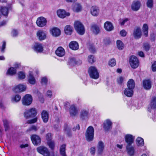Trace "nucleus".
<instances>
[{
  "label": "nucleus",
  "mask_w": 156,
  "mask_h": 156,
  "mask_svg": "<svg viewBox=\"0 0 156 156\" xmlns=\"http://www.w3.org/2000/svg\"><path fill=\"white\" fill-rule=\"evenodd\" d=\"M74 27L75 30L80 35H83L85 32L84 26L79 21H75L74 23Z\"/></svg>",
  "instance_id": "obj_1"
},
{
  "label": "nucleus",
  "mask_w": 156,
  "mask_h": 156,
  "mask_svg": "<svg viewBox=\"0 0 156 156\" xmlns=\"http://www.w3.org/2000/svg\"><path fill=\"white\" fill-rule=\"evenodd\" d=\"M88 73L90 77L93 79H97L99 77V73L95 66L90 67L88 70Z\"/></svg>",
  "instance_id": "obj_2"
},
{
  "label": "nucleus",
  "mask_w": 156,
  "mask_h": 156,
  "mask_svg": "<svg viewBox=\"0 0 156 156\" xmlns=\"http://www.w3.org/2000/svg\"><path fill=\"white\" fill-rule=\"evenodd\" d=\"M94 134V129L93 127L91 126H89L85 134L87 141H90L93 140Z\"/></svg>",
  "instance_id": "obj_3"
},
{
  "label": "nucleus",
  "mask_w": 156,
  "mask_h": 156,
  "mask_svg": "<svg viewBox=\"0 0 156 156\" xmlns=\"http://www.w3.org/2000/svg\"><path fill=\"white\" fill-rule=\"evenodd\" d=\"M33 101V98L31 95L27 94L24 95L22 98V102L23 105L29 106L30 105Z\"/></svg>",
  "instance_id": "obj_4"
},
{
  "label": "nucleus",
  "mask_w": 156,
  "mask_h": 156,
  "mask_svg": "<svg viewBox=\"0 0 156 156\" xmlns=\"http://www.w3.org/2000/svg\"><path fill=\"white\" fill-rule=\"evenodd\" d=\"M37 114V110L34 108H31L27 110L24 113V116L26 118L34 117Z\"/></svg>",
  "instance_id": "obj_5"
},
{
  "label": "nucleus",
  "mask_w": 156,
  "mask_h": 156,
  "mask_svg": "<svg viewBox=\"0 0 156 156\" xmlns=\"http://www.w3.org/2000/svg\"><path fill=\"white\" fill-rule=\"evenodd\" d=\"M37 151L44 156H50V152L46 147L41 146L37 148Z\"/></svg>",
  "instance_id": "obj_6"
},
{
  "label": "nucleus",
  "mask_w": 156,
  "mask_h": 156,
  "mask_svg": "<svg viewBox=\"0 0 156 156\" xmlns=\"http://www.w3.org/2000/svg\"><path fill=\"white\" fill-rule=\"evenodd\" d=\"M26 89V85L20 84L15 86L12 88V90L16 93H19L25 91Z\"/></svg>",
  "instance_id": "obj_7"
},
{
  "label": "nucleus",
  "mask_w": 156,
  "mask_h": 156,
  "mask_svg": "<svg viewBox=\"0 0 156 156\" xmlns=\"http://www.w3.org/2000/svg\"><path fill=\"white\" fill-rule=\"evenodd\" d=\"M129 62L131 67L133 69H136L139 66L138 59L135 56L133 55L130 57Z\"/></svg>",
  "instance_id": "obj_8"
},
{
  "label": "nucleus",
  "mask_w": 156,
  "mask_h": 156,
  "mask_svg": "<svg viewBox=\"0 0 156 156\" xmlns=\"http://www.w3.org/2000/svg\"><path fill=\"white\" fill-rule=\"evenodd\" d=\"M36 37L39 41H43L47 38L46 32L43 30H39L37 32Z\"/></svg>",
  "instance_id": "obj_9"
},
{
  "label": "nucleus",
  "mask_w": 156,
  "mask_h": 156,
  "mask_svg": "<svg viewBox=\"0 0 156 156\" xmlns=\"http://www.w3.org/2000/svg\"><path fill=\"white\" fill-rule=\"evenodd\" d=\"M36 23L38 27H43L46 25L47 20L45 17L41 16L37 18Z\"/></svg>",
  "instance_id": "obj_10"
},
{
  "label": "nucleus",
  "mask_w": 156,
  "mask_h": 156,
  "mask_svg": "<svg viewBox=\"0 0 156 156\" xmlns=\"http://www.w3.org/2000/svg\"><path fill=\"white\" fill-rule=\"evenodd\" d=\"M32 48L36 52L41 53L43 51V46L42 44L35 43L33 45Z\"/></svg>",
  "instance_id": "obj_11"
},
{
  "label": "nucleus",
  "mask_w": 156,
  "mask_h": 156,
  "mask_svg": "<svg viewBox=\"0 0 156 156\" xmlns=\"http://www.w3.org/2000/svg\"><path fill=\"white\" fill-rule=\"evenodd\" d=\"M33 70L32 68H30L28 76V81L31 84L34 85L36 83V80L33 75Z\"/></svg>",
  "instance_id": "obj_12"
},
{
  "label": "nucleus",
  "mask_w": 156,
  "mask_h": 156,
  "mask_svg": "<svg viewBox=\"0 0 156 156\" xmlns=\"http://www.w3.org/2000/svg\"><path fill=\"white\" fill-rule=\"evenodd\" d=\"M156 108V97H154L152 98L151 101L148 106V111L150 112H151L154 111Z\"/></svg>",
  "instance_id": "obj_13"
},
{
  "label": "nucleus",
  "mask_w": 156,
  "mask_h": 156,
  "mask_svg": "<svg viewBox=\"0 0 156 156\" xmlns=\"http://www.w3.org/2000/svg\"><path fill=\"white\" fill-rule=\"evenodd\" d=\"M50 34L54 37H58L61 34V31L59 29L56 27H53L50 30Z\"/></svg>",
  "instance_id": "obj_14"
},
{
  "label": "nucleus",
  "mask_w": 156,
  "mask_h": 156,
  "mask_svg": "<svg viewBox=\"0 0 156 156\" xmlns=\"http://www.w3.org/2000/svg\"><path fill=\"white\" fill-rule=\"evenodd\" d=\"M105 146L104 143L102 141H99L97 146V151L98 154H101L103 152Z\"/></svg>",
  "instance_id": "obj_15"
},
{
  "label": "nucleus",
  "mask_w": 156,
  "mask_h": 156,
  "mask_svg": "<svg viewBox=\"0 0 156 156\" xmlns=\"http://www.w3.org/2000/svg\"><path fill=\"white\" fill-rule=\"evenodd\" d=\"M125 141L127 145H131L134 142L135 137L130 134H126L124 137Z\"/></svg>",
  "instance_id": "obj_16"
},
{
  "label": "nucleus",
  "mask_w": 156,
  "mask_h": 156,
  "mask_svg": "<svg viewBox=\"0 0 156 156\" xmlns=\"http://www.w3.org/2000/svg\"><path fill=\"white\" fill-rule=\"evenodd\" d=\"M112 122L111 120L107 119L105 121L103 124V128L105 131L110 130L112 128Z\"/></svg>",
  "instance_id": "obj_17"
},
{
  "label": "nucleus",
  "mask_w": 156,
  "mask_h": 156,
  "mask_svg": "<svg viewBox=\"0 0 156 156\" xmlns=\"http://www.w3.org/2000/svg\"><path fill=\"white\" fill-rule=\"evenodd\" d=\"M57 13L58 16L61 18H64L66 16H69L70 15L69 13L66 12L64 10L62 9L58 10Z\"/></svg>",
  "instance_id": "obj_18"
},
{
  "label": "nucleus",
  "mask_w": 156,
  "mask_h": 156,
  "mask_svg": "<svg viewBox=\"0 0 156 156\" xmlns=\"http://www.w3.org/2000/svg\"><path fill=\"white\" fill-rule=\"evenodd\" d=\"M90 12L93 16H97L98 15L100 12L99 7L96 5L92 6L90 9Z\"/></svg>",
  "instance_id": "obj_19"
},
{
  "label": "nucleus",
  "mask_w": 156,
  "mask_h": 156,
  "mask_svg": "<svg viewBox=\"0 0 156 156\" xmlns=\"http://www.w3.org/2000/svg\"><path fill=\"white\" fill-rule=\"evenodd\" d=\"M126 150L128 154L130 156L134 155L135 150L134 147L131 145H127L126 146Z\"/></svg>",
  "instance_id": "obj_20"
},
{
  "label": "nucleus",
  "mask_w": 156,
  "mask_h": 156,
  "mask_svg": "<svg viewBox=\"0 0 156 156\" xmlns=\"http://www.w3.org/2000/svg\"><path fill=\"white\" fill-rule=\"evenodd\" d=\"M141 4L140 2L138 1H134L133 2L131 5V8L133 11H137L140 8Z\"/></svg>",
  "instance_id": "obj_21"
},
{
  "label": "nucleus",
  "mask_w": 156,
  "mask_h": 156,
  "mask_svg": "<svg viewBox=\"0 0 156 156\" xmlns=\"http://www.w3.org/2000/svg\"><path fill=\"white\" fill-rule=\"evenodd\" d=\"M31 139L33 144L35 145H37L41 143V139L37 135H33L31 136Z\"/></svg>",
  "instance_id": "obj_22"
},
{
  "label": "nucleus",
  "mask_w": 156,
  "mask_h": 156,
  "mask_svg": "<svg viewBox=\"0 0 156 156\" xmlns=\"http://www.w3.org/2000/svg\"><path fill=\"white\" fill-rule=\"evenodd\" d=\"M72 9L74 12H79L82 11V7L80 3H76L73 5Z\"/></svg>",
  "instance_id": "obj_23"
},
{
  "label": "nucleus",
  "mask_w": 156,
  "mask_h": 156,
  "mask_svg": "<svg viewBox=\"0 0 156 156\" xmlns=\"http://www.w3.org/2000/svg\"><path fill=\"white\" fill-rule=\"evenodd\" d=\"M143 86L146 90L150 89L151 87V81L149 80H144L143 81Z\"/></svg>",
  "instance_id": "obj_24"
},
{
  "label": "nucleus",
  "mask_w": 156,
  "mask_h": 156,
  "mask_svg": "<svg viewBox=\"0 0 156 156\" xmlns=\"http://www.w3.org/2000/svg\"><path fill=\"white\" fill-rule=\"evenodd\" d=\"M104 27L108 31H111L114 29L112 24L109 21H106L104 23Z\"/></svg>",
  "instance_id": "obj_25"
},
{
  "label": "nucleus",
  "mask_w": 156,
  "mask_h": 156,
  "mask_svg": "<svg viewBox=\"0 0 156 156\" xmlns=\"http://www.w3.org/2000/svg\"><path fill=\"white\" fill-rule=\"evenodd\" d=\"M56 55L58 56L62 57L65 54V51L64 49L61 47H58L55 51Z\"/></svg>",
  "instance_id": "obj_26"
},
{
  "label": "nucleus",
  "mask_w": 156,
  "mask_h": 156,
  "mask_svg": "<svg viewBox=\"0 0 156 156\" xmlns=\"http://www.w3.org/2000/svg\"><path fill=\"white\" fill-rule=\"evenodd\" d=\"M69 112L71 116H75L78 114V110L74 105H72L70 107Z\"/></svg>",
  "instance_id": "obj_27"
},
{
  "label": "nucleus",
  "mask_w": 156,
  "mask_h": 156,
  "mask_svg": "<svg viewBox=\"0 0 156 156\" xmlns=\"http://www.w3.org/2000/svg\"><path fill=\"white\" fill-rule=\"evenodd\" d=\"M41 118L43 122L46 123L48 122L49 118V114L46 110H43L41 113Z\"/></svg>",
  "instance_id": "obj_28"
},
{
  "label": "nucleus",
  "mask_w": 156,
  "mask_h": 156,
  "mask_svg": "<svg viewBox=\"0 0 156 156\" xmlns=\"http://www.w3.org/2000/svg\"><path fill=\"white\" fill-rule=\"evenodd\" d=\"M133 35L135 38H140L142 35V33L140 28L137 27L135 28L134 30Z\"/></svg>",
  "instance_id": "obj_29"
},
{
  "label": "nucleus",
  "mask_w": 156,
  "mask_h": 156,
  "mask_svg": "<svg viewBox=\"0 0 156 156\" xmlns=\"http://www.w3.org/2000/svg\"><path fill=\"white\" fill-rule=\"evenodd\" d=\"M73 31V27L69 25L65 26L64 28V31L66 34L68 35H71Z\"/></svg>",
  "instance_id": "obj_30"
},
{
  "label": "nucleus",
  "mask_w": 156,
  "mask_h": 156,
  "mask_svg": "<svg viewBox=\"0 0 156 156\" xmlns=\"http://www.w3.org/2000/svg\"><path fill=\"white\" fill-rule=\"evenodd\" d=\"M69 47L70 49L73 50H76L79 48L78 43L75 41L71 42L69 44Z\"/></svg>",
  "instance_id": "obj_31"
},
{
  "label": "nucleus",
  "mask_w": 156,
  "mask_h": 156,
  "mask_svg": "<svg viewBox=\"0 0 156 156\" xmlns=\"http://www.w3.org/2000/svg\"><path fill=\"white\" fill-rule=\"evenodd\" d=\"M133 92V89L128 88L125 89L123 91L124 95L129 97H131L132 96Z\"/></svg>",
  "instance_id": "obj_32"
},
{
  "label": "nucleus",
  "mask_w": 156,
  "mask_h": 156,
  "mask_svg": "<svg viewBox=\"0 0 156 156\" xmlns=\"http://www.w3.org/2000/svg\"><path fill=\"white\" fill-rule=\"evenodd\" d=\"M149 27L148 25L146 23H144L142 28V31L144 36L147 37L148 36Z\"/></svg>",
  "instance_id": "obj_33"
},
{
  "label": "nucleus",
  "mask_w": 156,
  "mask_h": 156,
  "mask_svg": "<svg viewBox=\"0 0 156 156\" xmlns=\"http://www.w3.org/2000/svg\"><path fill=\"white\" fill-rule=\"evenodd\" d=\"M16 69L13 67H10L7 70L6 74L12 76L15 75L16 73Z\"/></svg>",
  "instance_id": "obj_34"
},
{
  "label": "nucleus",
  "mask_w": 156,
  "mask_h": 156,
  "mask_svg": "<svg viewBox=\"0 0 156 156\" xmlns=\"http://www.w3.org/2000/svg\"><path fill=\"white\" fill-rule=\"evenodd\" d=\"M80 116L82 119H86L89 117V114L88 111L85 110H83L81 111Z\"/></svg>",
  "instance_id": "obj_35"
},
{
  "label": "nucleus",
  "mask_w": 156,
  "mask_h": 156,
  "mask_svg": "<svg viewBox=\"0 0 156 156\" xmlns=\"http://www.w3.org/2000/svg\"><path fill=\"white\" fill-rule=\"evenodd\" d=\"M116 44L117 48L119 50H122L124 48V43L120 40H118L116 41Z\"/></svg>",
  "instance_id": "obj_36"
},
{
  "label": "nucleus",
  "mask_w": 156,
  "mask_h": 156,
  "mask_svg": "<svg viewBox=\"0 0 156 156\" xmlns=\"http://www.w3.org/2000/svg\"><path fill=\"white\" fill-rule=\"evenodd\" d=\"M136 145L139 147H141L144 145V140L141 137H138L136 140Z\"/></svg>",
  "instance_id": "obj_37"
},
{
  "label": "nucleus",
  "mask_w": 156,
  "mask_h": 156,
  "mask_svg": "<svg viewBox=\"0 0 156 156\" xmlns=\"http://www.w3.org/2000/svg\"><path fill=\"white\" fill-rule=\"evenodd\" d=\"M127 88L133 89L135 87V83L134 81L132 79L129 80L127 83Z\"/></svg>",
  "instance_id": "obj_38"
},
{
  "label": "nucleus",
  "mask_w": 156,
  "mask_h": 156,
  "mask_svg": "<svg viewBox=\"0 0 156 156\" xmlns=\"http://www.w3.org/2000/svg\"><path fill=\"white\" fill-rule=\"evenodd\" d=\"M66 145L63 144L60 146V153L62 156H66Z\"/></svg>",
  "instance_id": "obj_39"
},
{
  "label": "nucleus",
  "mask_w": 156,
  "mask_h": 156,
  "mask_svg": "<svg viewBox=\"0 0 156 156\" xmlns=\"http://www.w3.org/2000/svg\"><path fill=\"white\" fill-rule=\"evenodd\" d=\"M69 63V64L71 65H74L75 64L79 65L81 64L82 61L80 60L76 61L75 59L74 58H73L70 59Z\"/></svg>",
  "instance_id": "obj_40"
},
{
  "label": "nucleus",
  "mask_w": 156,
  "mask_h": 156,
  "mask_svg": "<svg viewBox=\"0 0 156 156\" xmlns=\"http://www.w3.org/2000/svg\"><path fill=\"white\" fill-rule=\"evenodd\" d=\"M91 30L94 34H97L100 32V28L98 26L94 25L92 26Z\"/></svg>",
  "instance_id": "obj_41"
},
{
  "label": "nucleus",
  "mask_w": 156,
  "mask_h": 156,
  "mask_svg": "<svg viewBox=\"0 0 156 156\" xmlns=\"http://www.w3.org/2000/svg\"><path fill=\"white\" fill-rule=\"evenodd\" d=\"M21 97L19 94H16L12 96L11 101L13 102H19L21 99Z\"/></svg>",
  "instance_id": "obj_42"
},
{
  "label": "nucleus",
  "mask_w": 156,
  "mask_h": 156,
  "mask_svg": "<svg viewBox=\"0 0 156 156\" xmlns=\"http://www.w3.org/2000/svg\"><path fill=\"white\" fill-rule=\"evenodd\" d=\"M0 11L2 14L4 16H7L8 14V9L5 7H1Z\"/></svg>",
  "instance_id": "obj_43"
},
{
  "label": "nucleus",
  "mask_w": 156,
  "mask_h": 156,
  "mask_svg": "<svg viewBox=\"0 0 156 156\" xmlns=\"http://www.w3.org/2000/svg\"><path fill=\"white\" fill-rule=\"evenodd\" d=\"M116 64V61L114 58H112L110 59L108 62L109 66L112 67L115 66Z\"/></svg>",
  "instance_id": "obj_44"
},
{
  "label": "nucleus",
  "mask_w": 156,
  "mask_h": 156,
  "mask_svg": "<svg viewBox=\"0 0 156 156\" xmlns=\"http://www.w3.org/2000/svg\"><path fill=\"white\" fill-rule=\"evenodd\" d=\"M17 75L19 79L22 80L25 79L26 77L25 73L23 71H20L18 72Z\"/></svg>",
  "instance_id": "obj_45"
},
{
  "label": "nucleus",
  "mask_w": 156,
  "mask_h": 156,
  "mask_svg": "<svg viewBox=\"0 0 156 156\" xmlns=\"http://www.w3.org/2000/svg\"><path fill=\"white\" fill-rule=\"evenodd\" d=\"M47 144L49 148L51 150H53L55 147V143L54 141L51 140L47 141Z\"/></svg>",
  "instance_id": "obj_46"
},
{
  "label": "nucleus",
  "mask_w": 156,
  "mask_h": 156,
  "mask_svg": "<svg viewBox=\"0 0 156 156\" xmlns=\"http://www.w3.org/2000/svg\"><path fill=\"white\" fill-rule=\"evenodd\" d=\"M48 81V79L46 76L43 77L41 78V83L42 85H46Z\"/></svg>",
  "instance_id": "obj_47"
},
{
  "label": "nucleus",
  "mask_w": 156,
  "mask_h": 156,
  "mask_svg": "<svg viewBox=\"0 0 156 156\" xmlns=\"http://www.w3.org/2000/svg\"><path fill=\"white\" fill-rule=\"evenodd\" d=\"M88 60L89 62L91 64H92L95 61L94 57L92 55H90L88 56Z\"/></svg>",
  "instance_id": "obj_48"
},
{
  "label": "nucleus",
  "mask_w": 156,
  "mask_h": 156,
  "mask_svg": "<svg viewBox=\"0 0 156 156\" xmlns=\"http://www.w3.org/2000/svg\"><path fill=\"white\" fill-rule=\"evenodd\" d=\"M146 4L148 7L150 8H152L153 5V0H147Z\"/></svg>",
  "instance_id": "obj_49"
},
{
  "label": "nucleus",
  "mask_w": 156,
  "mask_h": 156,
  "mask_svg": "<svg viewBox=\"0 0 156 156\" xmlns=\"http://www.w3.org/2000/svg\"><path fill=\"white\" fill-rule=\"evenodd\" d=\"M124 78L123 77L120 76L118 77L117 79V83L119 85L123 83Z\"/></svg>",
  "instance_id": "obj_50"
},
{
  "label": "nucleus",
  "mask_w": 156,
  "mask_h": 156,
  "mask_svg": "<svg viewBox=\"0 0 156 156\" xmlns=\"http://www.w3.org/2000/svg\"><path fill=\"white\" fill-rule=\"evenodd\" d=\"M6 42L5 41L2 42V44L0 48L1 51L2 53H3L5 52V50L6 47Z\"/></svg>",
  "instance_id": "obj_51"
},
{
  "label": "nucleus",
  "mask_w": 156,
  "mask_h": 156,
  "mask_svg": "<svg viewBox=\"0 0 156 156\" xmlns=\"http://www.w3.org/2000/svg\"><path fill=\"white\" fill-rule=\"evenodd\" d=\"M3 122L5 128V131H7L8 130V122L6 119L4 120Z\"/></svg>",
  "instance_id": "obj_52"
},
{
  "label": "nucleus",
  "mask_w": 156,
  "mask_h": 156,
  "mask_svg": "<svg viewBox=\"0 0 156 156\" xmlns=\"http://www.w3.org/2000/svg\"><path fill=\"white\" fill-rule=\"evenodd\" d=\"M65 133L67 134L68 136H70L71 135L70 129L68 128H67L65 129Z\"/></svg>",
  "instance_id": "obj_53"
},
{
  "label": "nucleus",
  "mask_w": 156,
  "mask_h": 156,
  "mask_svg": "<svg viewBox=\"0 0 156 156\" xmlns=\"http://www.w3.org/2000/svg\"><path fill=\"white\" fill-rule=\"evenodd\" d=\"M37 120V117H35L32 119L29 120H28L27 122L29 124H31L34 123L36 122Z\"/></svg>",
  "instance_id": "obj_54"
},
{
  "label": "nucleus",
  "mask_w": 156,
  "mask_h": 156,
  "mask_svg": "<svg viewBox=\"0 0 156 156\" xmlns=\"http://www.w3.org/2000/svg\"><path fill=\"white\" fill-rule=\"evenodd\" d=\"M90 51L92 53L94 52L95 49L94 46L92 45L87 44Z\"/></svg>",
  "instance_id": "obj_55"
},
{
  "label": "nucleus",
  "mask_w": 156,
  "mask_h": 156,
  "mask_svg": "<svg viewBox=\"0 0 156 156\" xmlns=\"http://www.w3.org/2000/svg\"><path fill=\"white\" fill-rule=\"evenodd\" d=\"M128 18H125L124 19L120 20V23L121 25H123L125 23H126L128 21Z\"/></svg>",
  "instance_id": "obj_56"
},
{
  "label": "nucleus",
  "mask_w": 156,
  "mask_h": 156,
  "mask_svg": "<svg viewBox=\"0 0 156 156\" xmlns=\"http://www.w3.org/2000/svg\"><path fill=\"white\" fill-rule=\"evenodd\" d=\"M143 48L146 51H148L150 48L149 44L147 43H145L144 44Z\"/></svg>",
  "instance_id": "obj_57"
},
{
  "label": "nucleus",
  "mask_w": 156,
  "mask_h": 156,
  "mask_svg": "<svg viewBox=\"0 0 156 156\" xmlns=\"http://www.w3.org/2000/svg\"><path fill=\"white\" fill-rule=\"evenodd\" d=\"M120 34L123 37L126 36L127 34V32L124 30H121L120 32Z\"/></svg>",
  "instance_id": "obj_58"
},
{
  "label": "nucleus",
  "mask_w": 156,
  "mask_h": 156,
  "mask_svg": "<svg viewBox=\"0 0 156 156\" xmlns=\"http://www.w3.org/2000/svg\"><path fill=\"white\" fill-rule=\"evenodd\" d=\"M52 92L50 90H48L46 93V96L49 98H51L52 97Z\"/></svg>",
  "instance_id": "obj_59"
},
{
  "label": "nucleus",
  "mask_w": 156,
  "mask_h": 156,
  "mask_svg": "<svg viewBox=\"0 0 156 156\" xmlns=\"http://www.w3.org/2000/svg\"><path fill=\"white\" fill-rule=\"evenodd\" d=\"M52 137V135L50 133H48L46 136V139L47 140V141L50 140H51Z\"/></svg>",
  "instance_id": "obj_60"
},
{
  "label": "nucleus",
  "mask_w": 156,
  "mask_h": 156,
  "mask_svg": "<svg viewBox=\"0 0 156 156\" xmlns=\"http://www.w3.org/2000/svg\"><path fill=\"white\" fill-rule=\"evenodd\" d=\"M152 70L153 71H156V62L155 61L152 63Z\"/></svg>",
  "instance_id": "obj_61"
},
{
  "label": "nucleus",
  "mask_w": 156,
  "mask_h": 156,
  "mask_svg": "<svg viewBox=\"0 0 156 156\" xmlns=\"http://www.w3.org/2000/svg\"><path fill=\"white\" fill-rule=\"evenodd\" d=\"M11 34L13 36H16L18 34V32L16 30H13L12 31Z\"/></svg>",
  "instance_id": "obj_62"
},
{
  "label": "nucleus",
  "mask_w": 156,
  "mask_h": 156,
  "mask_svg": "<svg viewBox=\"0 0 156 156\" xmlns=\"http://www.w3.org/2000/svg\"><path fill=\"white\" fill-rule=\"evenodd\" d=\"M90 153L92 154H94L95 152V148L94 147H91L90 149Z\"/></svg>",
  "instance_id": "obj_63"
},
{
  "label": "nucleus",
  "mask_w": 156,
  "mask_h": 156,
  "mask_svg": "<svg viewBox=\"0 0 156 156\" xmlns=\"http://www.w3.org/2000/svg\"><path fill=\"white\" fill-rule=\"evenodd\" d=\"M137 55L141 57H143L144 56V55L143 52L142 51H139L138 52Z\"/></svg>",
  "instance_id": "obj_64"
}]
</instances>
